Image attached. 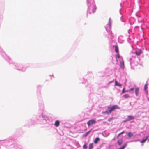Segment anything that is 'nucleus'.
<instances>
[{"mask_svg": "<svg viewBox=\"0 0 149 149\" xmlns=\"http://www.w3.org/2000/svg\"><path fill=\"white\" fill-rule=\"evenodd\" d=\"M109 109H110L111 112L114 111L116 109H119L120 107L117 105H114L111 107H108Z\"/></svg>", "mask_w": 149, "mask_h": 149, "instance_id": "obj_1", "label": "nucleus"}, {"mask_svg": "<svg viewBox=\"0 0 149 149\" xmlns=\"http://www.w3.org/2000/svg\"><path fill=\"white\" fill-rule=\"evenodd\" d=\"M96 123V121L95 120L91 119L89 120L87 122V124L88 126H89L90 125L95 124Z\"/></svg>", "mask_w": 149, "mask_h": 149, "instance_id": "obj_2", "label": "nucleus"}, {"mask_svg": "<svg viewBox=\"0 0 149 149\" xmlns=\"http://www.w3.org/2000/svg\"><path fill=\"white\" fill-rule=\"evenodd\" d=\"M134 119V116L129 115L127 116V118L125 120L126 121H130L131 120H133Z\"/></svg>", "mask_w": 149, "mask_h": 149, "instance_id": "obj_3", "label": "nucleus"}, {"mask_svg": "<svg viewBox=\"0 0 149 149\" xmlns=\"http://www.w3.org/2000/svg\"><path fill=\"white\" fill-rule=\"evenodd\" d=\"M142 53V51L140 49H139L138 51H136L135 53L137 55H140Z\"/></svg>", "mask_w": 149, "mask_h": 149, "instance_id": "obj_4", "label": "nucleus"}, {"mask_svg": "<svg viewBox=\"0 0 149 149\" xmlns=\"http://www.w3.org/2000/svg\"><path fill=\"white\" fill-rule=\"evenodd\" d=\"M120 67L121 68L123 69L124 67V61H122L120 62Z\"/></svg>", "mask_w": 149, "mask_h": 149, "instance_id": "obj_5", "label": "nucleus"}, {"mask_svg": "<svg viewBox=\"0 0 149 149\" xmlns=\"http://www.w3.org/2000/svg\"><path fill=\"white\" fill-rule=\"evenodd\" d=\"M139 92V88H135V93L136 96H138Z\"/></svg>", "mask_w": 149, "mask_h": 149, "instance_id": "obj_6", "label": "nucleus"}, {"mask_svg": "<svg viewBox=\"0 0 149 149\" xmlns=\"http://www.w3.org/2000/svg\"><path fill=\"white\" fill-rule=\"evenodd\" d=\"M102 113L106 114H109L111 113V112L110 109H109V111H105L103 112H102Z\"/></svg>", "mask_w": 149, "mask_h": 149, "instance_id": "obj_7", "label": "nucleus"}, {"mask_svg": "<svg viewBox=\"0 0 149 149\" xmlns=\"http://www.w3.org/2000/svg\"><path fill=\"white\" fill-rule=\"evenodd\" d=\"M60 124V122L58 120H56L55 123L54 125L56 127H58Z\"/></svg>", "mask_w": 149, "mask_h": 149, "instance_id": "obj_8", "label": "nucleus"}, {"mask_svg": "<svg viewBox=\"0 0 149 149\" xmlns=\"http://www.w3.org/2000/svg\"><path fill=\"white\" fill-rule=\"evenodd\" d=\"M100 138L99 137L96 138L94 141V143L97 144V142L100 140Z\"/></svg>", "mask_w": 149, "mask_h": 149, "instance_id": "obj_9", "label": "nucleus"}, {"mask_svg": "<svg viewBox=\"0 0 149 149\" xmlns=\"http://www.w3.org/2000/svg\"><path fill=\"white\" fill-rule=\"evenodd\" d=\"M113 47H115V51L117 53H118V48L117 46H113Z\"/></svg>", "mask_w": 149, "mask_h": 149, "instance_id": "obj_10", "label": "nucleus"}, {"mask_svg": "<svg viewBox=\"0 0 149 149\" xmlns=\"http://www.w3.org/2000/svg\"><path fill=\"white\" fill-rule=\"evenodd\" d=\"M123 142L122 139H120L118 141V144L119 145H120Z\"/></svg>", "mask_w": 149, "mask_h": 149, "instance_id": "obj_11", "label": "nucleus"}, {"mask_svg": "<svg viewBox=\"0 0 149 149\" xmlns=\"http://www.w3.org/2000/svg\"><path fill=\"white\" fill-rule=\"evenodd\" d=\"M115 85L119 87H121L122 86L121 84L118 83L116 80L115 81Z\"/></svg>", "mask_w": 149, "mask_h": 149, "instance_id": "obj_12", "label": "nucleus"}, {"mask_svg": "<svg viewBox=\"0 0 149 149\" xmlns=\"http://www.w3.org/2000/svg\"><path fill=\"white\" fill-rule=\"evenodd\" d=\"M123 97L125 98H127L130 97V96H129V95L128 94H125L124 95Z\"/></svg>", "mask_w": 149, "mask_h": 149, "instance_id": "obj_13", "label": "nucleus"}, {"mask_svg": "<svg viewBox=\"0 0 149 149\" xmlns=\"http://www.w3.org/2000/svg\"><path fill=\"white\" fill-rule=\"evenodd\" d=\"M148 138V137L147 136L145 138L143 139L141 141V143H144L147 139Z\"/></svg>", "mask_w": 149, "mask_h": 149, "instance_id": "obj_14", "label": "nucleus"}, {"mask_svg": "<svg viewBox=\"0 0 149 149\" xmlns=\"http://www.w3.org/2000/svg\"><path fill=\"white\" fill-rule=\"evenodd\" d=\"M91 131V130H90L89 131H88V132L84 134L83 135V137H86L88 134L90 133Z\"/></svg>", "mask_w": 149, "mask_h": 149, "instance_id": "obj_15", "label": "nucleus"}, {"mask_svg": "<svg viewBox=\"0 0 149 149\" xmlns=\"http://www.w3.org/2000/svg\"><path fill=\"white\" fill-rule=\"evenodd\" d=\"M93 143H90L89 145V149H92L93 148Z\"/></svg>", "mask_w": 149, "mask_h": 149, "instance_id": "obj_16", "label": "nucleus"}, {"mask_svg": "<svg viewBox=\"0 0 149 149\" xmlns=\"http://www.w3.org/2000/svg\"><path fill=\"white\" fill-rule=\"evenodd\" d=\"M128 135L129 137H131L133 135V134L130 132H129L128 133Z\"/></svg>", "mask_w": 149, "mask_h": 149, "instance_id": "obj_17", "label": "nucleus"}, {"mask_svg": "<svg viewBox=\"0 0 149 149\" xmlns=\"http://www.w3.org/2000/svg\"><path fill=\"white\" fill-rule=\"evenodd\" d=\"M120 58V56L118 54V53H117V54L116 55V59H117L118 58Z\"/></svg>", "mask_w": 149, "mask_h": 149, "instance_id": "obj_18", "label": "nucleus"}, {"mask_svg": "<svg viewBox=\"0 0 149 149\" xmlns=\"http://www.w3.org/2000/svg\"><path fill=\"white\" fill-rule=\"evenodd\" d=\"M148 84H146L144 86V90L146 91L147 88Z\"/></svg>", "mask_w": 149, "mask_h": 149, "instance_id": "obj_19", "label": "nucleus"}, {"mask_svg": "<svg viewBox=\"0 0 149 149\" xmlns=\"http://www.w3.org/2000/svg\"><path fill=\"white\" fill-rule=\"evenodd\" d=\"M124 132V131H122L121 133H120L117 136V138H118L121 135V134H123Z\"/></svg>", "mask_w": 149, "mask_h": 149, "instance_id": "obj_20", "label": "nucleus"}, {"mask_svg": "<svg viewBox=\"0 0 149 149\" xmlns=\"http://www.w3.org/2000/svg\"><path fill=\"white\" fill-rule=\"evenodd\" d=\"M87 146L86 144H85L83 146V148L84 149H87Z\"/></svg>", "mask_w": 149, "mask_h": 149, "instance_id": "obj_21", "label": "nucleus"}, {"mask_svg": "<svg viewBox=\"0 0 149 149\" xmlns=\"http://www.w3.org/2000/svg\"><path fill=\"white\" fill-rule=\"evenodd\" d=\"M113 119V118H109L108 120V121L109 122H110L111 121V120H112Z\"/></svg>", "mask_w": 149, "mask_h": 149, "instance_id": "obj_22", "label": "nucleus"}, {"mask_svg": "<svg viewBox=\"0 0 149 149\" xmlns=\"http://www.w3.org/2000/svg\"><path fill=\"white\" fill-rule=\"evenodd\" d=\"M128 91H125V88H124L122 91V93H123L125 92H128Z\"/></svg>", "mask_w": 149, "mask_h": 149, "instance_id": "obj_23", "label": "nucleus"}, {"mask_svg": "<svg viewBox=\"0 0 149 149\" xmlns=\"http://www.w3.org/2000/svg\"><path fill=\"white\" fill-rule=\"evenodd\" d=\"M134 90V88H131L129 91H128V92H130V91H133Z\"/></svg>", "mask_w": 149, "mask_h": 149, "instance_id": "obj_24", "label": "nucleus"}, {"mask_svg": "<svg viewBox=\"0 0 149 149\" xmlns=\"http://www.w3.org/2000/svg\"><path fill=\"white\" fill-rule=\"evenodd\" d=\"M116 59V61H117V62H118V60L117 59Z\"/></svg>", "mask_w": 149, "mask_h": 149, "instance_id": "obj_25", "label": "nucleus"}]
</instances>
